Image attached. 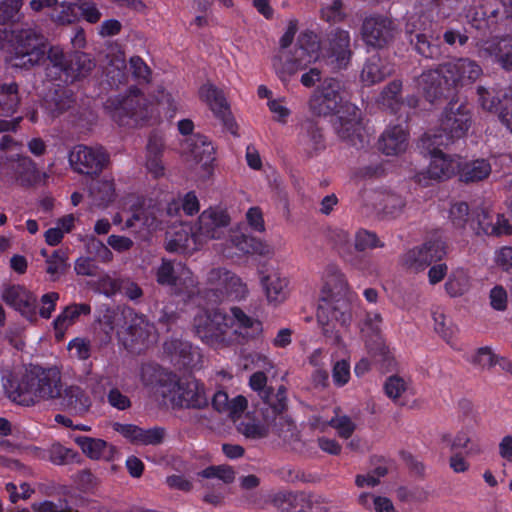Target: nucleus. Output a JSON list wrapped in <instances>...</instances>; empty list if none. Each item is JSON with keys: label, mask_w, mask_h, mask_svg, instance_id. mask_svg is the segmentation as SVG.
<instances>
[{"label": "nucleus", "mask_w": 512, "mask_h": 512, "mask_svg": "<svg viewBox=\"0 0 512 512\" xmlns=\"http://www.w3.org/2000/svg\"><path fill=\"white\" fill-rule=\"evenodd\" d=\"M320 417L314 416L307 426L303 428L302 434L296 435L290 443L292 450L307 456L317 452L320 447Z\"/></svg>", "instance_id": "obj_30"}, {"label": "nucleus", "mask_w": 512, "mask_h": 512, "mask_svg": "<svg viewBox=\"0 0 512 512\" xmlns=\"http://www.w3.org/2000/svg\"><path fill=\"white\" fill-rule=\"evenodd\" d=\"M77 11L78 17L81 16L88 23L95 24L101 18V12L99 11L97 5L88 0H78L77 1Z\"/></svg>", "instance_id": "obj_63"}, {"label": "nucleus", "mask_w": 512, "mask_h": 512, "mask_svg": "<svg viewBox=\"0 0 512 512\" xmlns=\"http://www.w3.org/2000/svg\"><path fill=\"white\" fill-rule=\"evenodd\" d=\"M328 425L334 428L343 439H349L356 429L355 423L346 415L332 418L328 421Z\"/></svg>", "instance_id": "obj_61"}, {"label": "nucleus", "mask_w": 512, "mask_h": 512, "mask_svg": "<svg viewBox=\"0 0 512 512\" xmlns=\"http://www.w3.org/2000/svg\"><path fill=\"white\" fill-rule=\"evenodd\" d=\"M230 242L243 254L269 256L273 253L272 248L267 243L245 233L233 234Z\"/></svg>", "instance_id": "obj_39"}, {"label": "nucleus", "mask_w": 512, "mask_h": 512, "mask_svg": "<svg viewBox=\"0 0 512 512\" xmlns=\"http://www.w3.org/2000/svg\"><path fill=\"white\" fill-rule=\"evenodd\" d=\"M198 476L205 479L217 478L225 484H230L235 479V472L232 467L227 465H211L198 472Z\"/></svg>", "instance_id": "obj_54"}, {"label": "nucleus", "mask_w": 512, "mask_h": 512, "mask_svg": "<svg viewBox=\"0 0 512 512\" xmlns=\"http://www.w3.org/2000/svg\"><path fill=\"white\" fill-rule=\"evenodd\" d=\"M169 398L175 408L201 410L207 408L210 402L205 385L194 377L174 381L169 389Z\"/></svg>", "instance_id": "obj_11"}, {"label": "nucleus", "mask_w": 512, "mask_h": 512, "mask_svg": "<svg viewBox=\"0 0 512 512\" xmlns=\"http://www.w3.org/2000/svg\"><path fill=\"white\" fill-rule=\"evenodd\" d=\"M322 114L337 116L338 134L342 138L354 134L360 111L354 104L344 101L341 81L337 78H326L322 82Z\"/></svg>", "instance_id": "obj_8"}, {"label": "nucleus", "mask_w": 512, "mask_h": 512, "mask_svg": "<svg viewBox=\"0 0 512 512\" xmlns=\"http://www.w3.org/2000/svg\"><path fill=\"white\" fill-rule=\"evenodd\" d=\"M326 281L322 285V334L329 332L331 322L347 326L351 321L352 293L348 289L345 276L335 265H329L326 270Z\"/></svg>", "instance_id": "obj_4"}, {"label": "nucleus", "mask_w": 512, "mask_h": 512, "mask_svg": "<svg viewBox=\"0 0 512 512\" xmlns=\"http://www.w3.org/2000/svg\"><path fill=\"white\" fill-rule=\"evenodd\" d=\"M421 146L427 150L431 156V161L426 170H423L416 174V182L422 186H429L431 180L441 181L449 179L455 174L456 164L452 158L444 154L441 150V146L428 145L425 146L421 143Z\"/></svg>", "instance_id": "obj_17"}, {"label": "nucleus", "mask_w": 512, "mask_h": 512, "mask_svg": "<svg viewBox=\"0 0 512 512\" xmlns=\"http://www.w3.org/2000/svg\"><path fill=\"white\" fill-rule=\"evenodd\" d=\"M320 88H316L302 113L300 122L302 140L311 148L309 154H317L320 143Z\"/></svg>", "instance_id": "obj_20"}, {"label": "nucleus", "mask_w": 512, "mask_h": 512, "mask_svg": "<svg viewBox=\"0 0 512 512\" xmlns=\"http://www.w3.org/2000/svg\"><path fill=\"white\" fill-rule=\"evenodd\" d=\"M384 243L378 238L375 232L360 229L355 234V249L363 252L368 249L382 248Z\"/></svg>", "instance_id": "obj_55"}, {"label": "nucleus", "mask_w": 512, "mask_h": 512, "mask_svg": "<svg viewBox=\"0 0 512 512\" xmlns=\"http://www.w3.org/2000/svg\"><path fill=\"white\" fill-rule=\"evenodd\" d=\"M409 131L407 125H389L378 140L379 150L385 155L394 156L406 151L408 146Z\"/></svg>", "instance_id": "obj_27"}, {"label": "nucleus", "mask_w": 512, "mask_h": 512, "mask_svg": "<svg viewBox=\"0 0 512 512\" xmlns=\"http://www.w3.org/2000/svg\"><path fill=\"white\" fill-rule=\"evenodd\" d=\"M473 210L469 209L466 202L454 203L449 211V218L453 226L457 229L470 231V220L472 218Z\"/></svg>", "instance_id": "obj_49"}, {"label": "nucleus", "mask_w": 512, "mask_h": 512, "mask_svg": "<svg viewBox=\"0 0 512 512\" xmlns=\"http://www.w3.org/2000/svg\"><path fill=\"white\" fill-rule=\"evenodd\" d=\"M272 503L282 512H305L310 507V500L305 493L278 492Z\"/></svg>", "instance_id": "obj_40"}, {"label": "nucleus", "mask_w": 512, "mask_h": 512, "mask_svg": "<svg viewBox=\"0 0 512 512\" xmlns=\"http://www.w3.org/2000/svg\"><path fill=\"white\" fill-rule=\"evenodd\" d=\"M495 56L505 70H512V39L500 42Z\"/></svg>", "instance_id": "obj_64"}, {"label": "nucleus", "mask_w": 512, "mask_h": 512, "mask_svg": "<svg viewBox=\"0 0 512 512\" xmlns=\"http://www.w3.org/2000/svg\"><path fill=\"white\" fill-rule=\"evenodd\" d=\"M94 67L95 63L89 54L80 51L68 54L66 71L62 82L68 84L84 78L89 75Z\"/></svg>", "instance_id": "obj_35"}, {"label": "nucleus", "mask_w": 512, "mask_h": 512, "mask_svg": "<svg viewBox=\"0 0 512 512\" xmlns=\"http://www.w3.org/2000/svg\"><path fill=\"white\" fill-rule=\"evenodd\" d=\"M491 173L488 160L476 159L459 167V179L464 183H474L486 179Z\"/></svg>", "instance_id": "obj_41"}, {"label": "nucleus", "mask_w": 512, "mask_h": 512, "mask_svg": "<svg viewBox=\"0 0 512 512\" xmlns=\"http://www.w3.org/2000/svg\"><path fill=\"white\" fill-rule=\"evenodd\" d=\"M199 97L208 105L214 117L223 124L224 128L231 134L236 135L238 126L223 90L214 84L206 83L200 87Z\"/></svg>", "instance_id": "obj_18"}, {"label": "nucleus", "mask_w": 512, "mask_h": 512, "mask_svg": "<svg viewBox=\"0 0 512 512\" xmlns=\"http://www.w3.org/2000/svg\"><path fill=\"white\" fill-rule=\"evenodd\" d=\"M259 281L269 305L276 307L288 299L290 280L277 269L259 270Z\"/></svg>", "instance_id": "obj_25"}, {"label": "nucleus", "mask_w": 512, "mask_h": 512, "mask_svg": "<svg viewBox=\"0 0 512 512\" xmlns=\"http://www.w3.org/2000/svg\"><path fill=\"white\" fill-rule=\"evenodd\" d=\"M190 241H195V236H193V227L187 228L181 226L176 228L171 234L170 238L166 243V250L169 252H180L184 253L190 247Z\"/></svg>", "instance_id": "obj_44"}, {"label": "nucleus", "mask_w": 512, "mask_h": 512, "mask_svg": "<svg viewBox=\"0 0 512 512\" xmlns=\"http://www.w3.org/2000/svg\"><path fill=\"white\" fill-rule=\"evenodd\" d=\"M482 74L480 65L468 58H458L439 64L435 69L424 70L418 85L427 101L434 103L450 96H457L458 89L475 82Z\"/></svg>", "instance_id": "obj_1"}, {"label": "nucleus", "mask_w": 512, "mask_h": 512, "mask_svg": "<svg viewBox=\"0 0 512 512\" xmlns=\"http://www.w3.org/2000/svg\"><path fill=\"white\" fill-rule=\"evenodd\" d=\"M151 103L137 87H129L127 94L114 95L103 104L105 112L120 126L130 125L131 121L138 123L150 118Z\"/></svg>", "instance_id": "obj_9"}, {"label": "nucleus", "mask_w": 512, "mask_h": 512, "mask_svg": "<svg viewBox=\"0 0 512 512\" xmlns=\"http://www.w3.org/2000/svg\"><path fill=\"white\" fill-rule=\"evenodd\" d=\"M108 159L103 148H92L85 145H77L69 155L73 169L89 176L99 175Z\"/></svg>", "instance_id": "obj_21"}, {"label": "nucleus", "mask_w": 512, "mask_h": 512, "mask_svg": "<svg viewBox=\"0 0 512 512\" xmlns=\"http://www.w3.org/2000/svg\"><path fill=\"white\" fill-rule=\"evenodd\" d=\"M67 260V253L63 249L54 250L46 259V272L50 275L51 281L58 280L66 272L68 268Z\"/></svg>", "instance_id": "obj_48"}, {"label": "nucleus", "mask_w": 512, "mask_h": 512, "mask_svg": "<svg viewBox=\"0 0 512 512\" xmlns=\"http://www.w3.org/2000/svg\"><path fill=\"white\" fill-rule=\"evenodd\" d=\"M129 66L133 78L139 84H147L151 81L152 71L141 57L132 56L129 60Z\"/></svg>", "instance_id": "obj_57"}, {"label": "nucleus", "mask_w": 512, "mask_h": 512, "mask_svg": "<svg viewBox=\"0 0 512 512\" xmlns=\"http://www.w3.org/2000/svg\"><path fill=\"white\" fill-rule=\"evenodd\" d=\"M21 7L22 0H4L0 2V25L18 21Z\"/></svg>", "instance_id": "obj_56"}, {"label": "nucleus", "mask_w": 512, "mask_h": 512, "mask_svg": "<svg viewBox=\"0 0 512 512\" xmlns=\"http://www.w3.org/2000/svg\"><path fill=\"white\" fill-rule=\"evenodd\" d=\"M229 223L230 217L226 212L211 208L204 210L193 226L195 241L202 242L209 239H220Z\"/></svg>", "instance_id": "obj_24"}, {"label": "nucleus", "mask_w": 512, "mask_h": 512, "mask_svg": "<svg viewBox=\"0 0 512 512\" xmlns=\"http://www.w3.org/2000/svg\"><path fill=\"white\" fill-rule=\"evenodd\" d=\"M298 21L290 20L286 31L280 38V51L272 59L273 68L281 81H287L297 71L306 69L309 64L320 59V39L312 31L302 32L297 41V47L292 56L286 55L284 50L288 48L297 33Z\"/></svg>", "instance_id": "obj_3"}, {"label": "nucleus", "mask_w": 512, "mask_h": 512, "mask_svg": "<svg viewBox=\"0 0 512 512\" xmlns=\"http://www.w3.org/2000/svg\"><path fill=\"white\" fill-rule=\"evenodd\" d=\"M164 354L178 370L195 369L201 362V353L189 341L171 338L163 344Z\"/></svg>", "instance_id": "obj_23"}, {"label": "nucleus", "mask_w": 512, "mask_h": 512, "mask_svg": "<svg viewBox=\"0 0 512 512\" xmlns=\"http://www.w3.org/2000/svg\"><path fill=\"white\" fill-rule=\"evenodd\" d=\"M470 280L463 268L453 270L445 282V290L451 297L463 295L469 288Z\"/></svg>", "instance_id": "obj_45"}, {"label": "nucleus", "mask_w": 512, "mask_h": 512, "mask_svg": "<svg viewBox=\"0 0 512 512\" xmlns=\"http://www.w3.org/2000/svg\"><path fill=\"white\" fill-rule=\"evenodd\" d=\"M187 144L192 159L201 165L208 176L212 175L216 161V149L212 141L207 136L196 133L190 136Z\"/></svg>", "instance_id": "obj_26"}, {"label": "nucleus", "mask_w": 512, "mask_h": 512, "mask_svg": "<svg viewBox=\"0 0 512 512\" xmlns=\"http://www.w3.org/2000/svg\"><path fill=\"white\" fill-rule=\"evenodd\" d=\"M59 298L58 292L51 291L43 294L38 302L37 316L39 315L42 319H50L56 309Z\"/></svg>", "instance_id": "obj_58"}, {"label": "nucleus", "mask_w": 512, "mask_h": 512, "mask_svg": "<svg viewBox=\"0 0 512 512\" xmlns=\"http://www.w3.org/2000/svg\"><path fill=\"white\" fill-rule=\"evenodd\" d=\"M352 51L350 34L340 28L332 29L325 44L322 43V61L333 71L346 69L350 63Z\"/></svg>", "instance_id": "obj_13"}, {"label": "nucleus", "mask_w": 512, "mask_h": 512, "mask_svg": "<svg viewBox=\"0 0 512 512\" xmlns=\"http://www.w3.org/2000/svg\"><path fill=\"white\" fill-rule=\"evenodd\" d=\"M5 168L10 170L13 177L22 186H32L39 180V172L35 163L27 156H18L16 159H7Z\"/></svg>", "instance_id": "obj_34"}, {"label": "nucleus", "mask_w": 512, "mask_h": 512, "mask_svg": "<svg viewBox=\"0 0 512 512\" xmlns=\"http://www.w3.org/2000/svg\"><path fill=\"white\" fill-rule=\"evenodd\" d=\"M68 61V55L64 53L63 49L59 46H51L49 49L46 48V55L42 62H47L45 72L47 78L51 81L63 80L66 66Z\"/></svg>", "instance_id": "obj_38"}, {"label": "nucleus", "mask_w": 512, "mask_h": 512, "mask_svg": "<svg viewBox=\"0 0 512 512\" xmlns=\"http://www.w3.org/2000/svg\"><path fill=\"white\" fill-rule=\"evenodd\" d=\"M447 253V245L440 237H432L400 256V264L406 270L419 273L431 264L441 261Z\"/></svg>", "instance_id": "obj_10"}, {"label": "nucleus", "mask_w": 512, "mask_h": 512, "mask_svg": "<svg viewBox=\"0 0 512 512\" xmlns=\"http://www.w3.org/2000/svg\"><path fill=\"white\" fill-rule=\"evenodd\" d=\"M53 8L51 19L57 24H72L78 20L77 2L57 3Z\"/></svg>", "instance_id": "obj_52"}, {"label": "nucleus", "mask_w": 512, "mask_h": 512, "mask_svg": "<svg viewBox=\"0 0 512 512\" xmlns=\"http://www.w3.org/2000/svg\"><path fill=\"white\" fill-rule=\"evenodd\" d=\"M45 36L34 29H22L13 40L15 58L22 60L23 65L30 66L42 63L46 55Z\"/></svg>", "instance_id": "obj_14"}, {"label": "nucleus", "mask_w": 512, "mask_h": 512, "mask_svg": "<svg viewBox=\"0 0 512 512\" xmlns=\"http://www.w3.org/2000/svg\"><path fill=\"white\" fill-rule=\"evenodd\" d=\"M361 34L367 47L383 49L393 42L396 34V25L386 16L372 15L364 19Z\"/></svg>", "instance_id": "obj_16"}, {"label": "nucleus", "mask_w": 512, "mask_h": 512, "mask_svg": "<svg viewBox=\"0 0 512 512\" xmlns=\"http://www.w3.org/2000/svg\"><path fill=\"white\" fill-rule=\"evenodd\" d=\"M470 232L477 236L511 235L512 225L504 215L496 214L494 217L487 210L477 207L473 209Z\"/></svg>", "instance_id": "obj_22"}, {"label": "nucleus", "mask_w": 512, "mask_h": 512, "mask_svg": "<svg viewBox=\"0 0 512 512\" xmlns=\"http://www.w3.org/2000/svg\"><path fill=\"white\" fill-rule=\"evenodd\" d=\"M37 308H38V299L37 296L28 291L27 295L23 299V301L19 304V306L15 309L18 311L23 317H25L29 321L37 320Z\"/></svg>", "instance_id": "obj_60"}, {"label": "nucleus", "mask_w": 512, "mask_h": 512, "mask_svg": "<svg viewBox=\"0 0 512 512\" xmlns=\"http://www.w3.org/2000/svg\"><path fill=\"white\" fill-rule=\"evenodd\" d=\"M156 281L159 285L174 288L176 294L190 295L196 287L197 281L192 271L181 262L162 259L156 270Z\"/></svg>", "instance_id": "obj_15"}, {"label": "nucleus", "mask_w": 512, "mask_h": 512, "mask_svg": "<svg viewBox=\"0 0 512 512\" xmlns=\"http://www.w3.org/2000/svg\"><path fill=\"white\" fill-rule=\"evenodd\" d=\"M76 103L75 94L67 87L58 85L49 91L44 99V107L48 113L56 118L71 109Z\"/></svg>", "instance_id": "obj_32"}, {"label": "nucleus", "mask_w": 512, "mask_h": 512, "mask_svg": "<svg viewBox=\"0 0 512 512\" xmlns=\"http://www.w3.org/2000/svg\"><path fill=\"white\" fill-rule=\"evenodd\" d=\"M28 291L29 290L22 285H10L3 290L2 299L7 305L16 309L23 301Z\"/></svg>", "instance_id": "obj_59"}, {"label": "nucleus", "mask_w": 512, "mask_h": 512, "mask_svg": "<svg viewBox=\"0 0 512 512\" xmlns=\"http://www.w3.org/2000/svg\"><path fill=\"white\" fill-rule=\"evenodd\" d=\"M74 442L90 459L105 461H112L114 459L116 448L103 439L77 436L74 438Z\"/></svg>", "instance_id": "obj_31"}, {"label": "nucleus", "mask_w": 512, "mask_h": 512, "mask_svg": "<svg viewBox=\"0 0 512 512\" xmlns=\"http://www.w3.org/2000/svg\"><path fill=\"white\" fill-rule=\"evenodd\" d=\"M193 325L201 341L215 349L229 347L240 337V332L233 328L230 316L219 308L197 314Z\"/></svg>", "instance_id": "obj_7"}, {"label": "nucleus", "mask_w": 512, "mask_h": 512, "mask_svg": "<svg viewBox=\"0 0 512 512\" xmlns=\"http://www.w3.org/2000/svg\"><path fill=\"white\" fill-rule=\"evenodd\" d=\"M406 34L410 44L421 56L427 59H439L443 56L444 51L438 36L435 38L427 36L425 33L417 30L412 23L407 24Z\"/></svg>", "instance_id": "obj_28"}, {"label": "nucleus", "mask_w": 512, "mask_h": 512, "mask_svg": "<svg viewBox=\"0 0 512 512\" xmlns=\"http://www.w3.org/2000/svg\"><path fill=\"white\" fill-rule=\"evenodd\" d=\"M207 282L215 287L220 294L217 297L222 300L224 298L230 300H243L248 295L246 283L235 273L225 268H214L210 270L207 276Z\"/></svg>", "instance_id": "obj_19"}, {"label": "nucleus", "mask_w": 512, "mask_h": 512, "mask_svg": "<svg viewBox=\"0 0 512 512\" xmlns=\"http://www.w3.org/2000/svg\"><path fill=\"white\" fill-rule=\"evenodd\" d=\"M477 95L482 109L497 113L501 121V112L508 110L505 108L508 106V101L512 100V89L478 86Z\"/></svg>", "instance_id": "obj_29"}, {"label": "nucleus", "mask_w": 512, "mask_h": 512, "mask_svg": "<svg viewBox=\"0 0 512 512\" xmlns=\"http://www.w3.org/2000/svg\"><path fill=\"white\" fill-rule=\"evenodd\" d=\"M230 312V319L232 320L234 329H251V337L262 332V323L247 315L240 307H231Z\"/></svg>", "instance_id": "obj_46"}, {"label": "nucleus", "mask_w": 512, "mask_h": 512, "mask_svg": "<svg viewBox=\"0 0 512 512\" xmlns=\"http://www.w3.org/2000/svg\"><path fill=\"white\" fill-rule=\"evenodd\" d=\"M249 385L262 400L261 411L266 422L274 420L277 415L286 410L287 389L284 385H280L277 393H274L271 387H267V376L262 371H257L250 376Z\"/></svg>", "instance_id": "obj_12"}, {"label": "nucleus", "mask_w": 512, "mask_h": 512, "mask_svg": "<svg viewBox=\"0 0 512 512\" xmlns=\"http://www.w3.org/2000/svg\"><path fill=\"white\" fill-rule=\"evenodd\" d=\"M101 322L111 331H116L119 340L130 352L140 353L148 346L153 325L145 315L133 308L107 309Z\"/></svg>", "instance_id": "obj_5"}, {"label": "nucleus", "mask_w": 512, "mask_h": 512, "mask_svg": "<svg viewBox=\"0 0 512 512\" xmlns=\"http://www.w3.org/2000/svg\"><path fill=\"white\" fill-rule=\"evenodd\" d=\"M455 98L456 96L448 98L449 103L442 112L439 130L422 136L420 142L424 146H448L466 136L472 124V113L466 103H459Z\"/></svg>", "instance_id": "obj_6"}, {"label": "nucleus", "mask_w": 512, "mask_h": 512, "mask_svg": "<svg viewBox=\"0 0 512 512\" xmlns=\"http://www.w3.org/2000/svg\"><path fill=\"white\" fill-rule=\"evenodd\" d=\"M394 72V66L378 54L369 57L361 71V81L371 86L386 79Z\"/></svg>", "instance_id": "obj_33"}, {"label": "nucleus", "mask_w": 512, "mask_h": 512, "mask_svg": "<svg viewBox=\"0 0 512 512\" xmlns=\"http://www.w3.org/2000/svg\"><path fill=\"white\" fill-rule=\"evenodd\" d=\"M406 389V381L397 375L388 377L384 384L385 394L393 401H396L398 398H400Z\"/></svg>", "instance_id": "obj_62"}, {"label": "nucleus", "mask_w": 512, "mask_h": 512, "mask_svg": "<svg viewBox=\"0 0 512 512\" xmlns=\"http://www.w3.org/2000/svg\"><path fill=\"white\" fill-rule=\"evenodd\" d=\"M3 388L10 400L22 406H33L39 400L54 399L62 390L61 374L55 367L32 366L18 377L9 373L3 376Z\"/></svg>", "instance_id": "obj_2"}, {"label": "nucleus", "mask_w": 512, "mask_h": 512, "mask_svg": "<svg viewBox=\"0 0 512 512\" xmlns=\"http://www.w3.org/2000/svg\"><path fill=\"white\" fill-rule=\"evenodd\" d=\"M60 405L64 410L77 415L85 414L91 407V400L86 392L79 386L67 387L63 394L60 392Z\"/></svg>", "instance_id": "obj_37"}, {"label": "nucleus", "mask_w": 512, "mask_h": 512, "mask_svg": "<svg viewBox=\"0 0 512 512\" xmlns=\"http://www.w3.org/2000/svg\"><path fill=\"white\" fill-rule=\"evenodd\" d=\"M91 306L87 303H73L66 306L53 320L55 336L59 340L64 337L68 327L73 325L81 315H89Z\"/></svg>", "instance_id": "obj_36"}, {"label": "nucleus", "mask_w": 512, "mask_h": 512, "mask_svg": "<svg viewBox=\"0 0 512 512\" xmlns=\"http://www.w3.org/2000/svg\"><path fill=\"white\" fill-rule=\"evenodd\" d=\"M147 161L146 167L148 171L158 178L164 174V166L161 161V147L155 139L149 138L147 145Z\"/></svg>", "instance_id": "obj_53"}, {"label": "nucleus", "mask_w": 512, "mask_h": 512, "mask_svg": "<svg viewBox=\"0 0 512 512\" xmlns=\"http://www.w3.org/2000/svg\"><path fill=\"white\" fill-rule=\"evenodd\" d=\"M237 431L249 439H261L268 434L267 426L249 415L237 424Z\"/></svg>", "instance_id": "obj_51"}, {"label": "nucleus", "mask_w": 512, "mask_h": 512, "mask_svg": "<svg viewBox=\"0 0 512 512\" xmlns=\"http://www.w3.org/2000/svg\"><path fill=\"white\" fill-rule=\"evenodd\" d=\"M325 239L341 257H345L351 250L349 234L340 228H329L325 232Z\"/></svg>", "instance_id": "obj_50"}, {"label": "nucleus", "mask_w": 512, "mask_h": 512, "mask_svg": "<svg viewBox=\"0 0 512 512\" xmlns=\"http://www.w3.org/2000/svg\"><path fill=\"white\" fill-rule=\"evenodd\" d=\"M90 194L97 206L107 207L115 199V187L112 181H97L90 187Z\"/></svg>", "instance_id": "obj_47"}, {"label": "nucleus", "mask_w": 512, "mask_h": 512, "mask_svg": "<svg viewBox=\"0 0 512 512\" xmlns=\"http://www.w3.org/2000/svg\"><path fill=\"white\" fill-rule=\"evenodd\" d=\"M402 86V81L395 79L388 83L380 94V103L389 109L392 114L399 113L403 106Z\"/></svg>", "instance_id": "obj_43"}, {"label": "nucleus", "mask_w": 512, "mask_h": 512, "mask_svg": "<svg viewBox=\"0 0 512 512\" xmlns=\"http://www.w3.org/2000/svg\"><path fill=\"white\" fill-rule=\"evenodd\" d=\"M20 104L19 86L16 82L0 84V115L12 116Z\"/></svg>", "instance_id": "obj_42"}]
</instances>
